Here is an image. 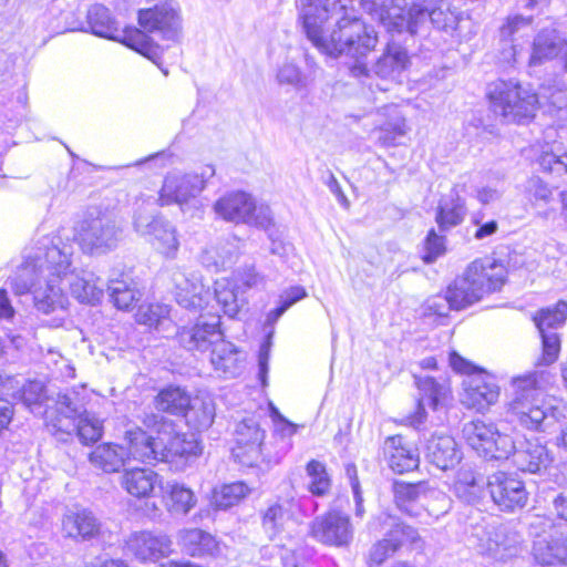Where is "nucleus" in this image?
Returning a JSON list of instances; mask_svg holds the SVG:
<instances>
[{
	"label": "nucleus",
	"mask_w": 567,
	"mask_h": 567,
	"mask_svg": "<svg viewBox=\"0 0 567 567\" xmlns=\"http://www.w3.org/2000/svg\"><path fill=\"white\" fill-rule=\"evenodd\" d=\"M74 255V240L61 233L37 239L11 278L14 293H32L34 307L45 315L65 309L66 287L81 303H99L105 282L94 272L79 268Z\"/></svg>",
	"instance_id": "nucleus-1"
},
{
	"label": "nucleus",
	"mask_w": 567,
	"mask_h": 567,
	"mask_svg": "<svg viewBox=\"0 0 567 567\" xmlns=\"http://www.w3.org/2000/svg\"><path fill=\"white\" fill-rule=\"evenodd\" d=\"M299 19L308 40L321 53L355 59L351 73L368 76L360 62L378 42L377 32L358 17L354 0H298Z\"/></svg>",
	"instance_id": "nucleus-2"
},
{
	"label": "nucleus",
	"mask_w": 567,
	"mask_h": 567,
	"mask_svg": "<svg viewBox=\"0 0 567 567\" xmlns=\"http://www.w3.org/2000/svg\"><path fill=\"white\" fill-rule=\"evenodd\" d=\"M142 422L147 429L155 430L158 435L153 437L141 427L126 430V439L135 461L181 463L184 466L190 458L197 457L202 453L203 447L194 433L172 434V424L167 423L164 416L144 413Z\"/></svg>",
	"instance_id": "nucleus-3"
},
{
	"label": "nucleus",
	"mask_w": 567,
	"mask_h": 567,
	"mask_svg": "<svg viewBox=\"0 0 567 567\" xmlns=\"http://www.w3.org/2000/svg\"><path fill=\"white\" fill-rule=\"evenodd\" d=\"M543 373L533 371L512 378L506 403L508 423L524 430L545 432L566 417V405L556 396H540Z\"/></svg>",
	"instance_id": "nucleus-4"
},
{
	"label": "nucleus",
	"mask_w": 567,
	"mask_h": 567,
	"mask_svg": "<svg viewBox=\"0 0 567 567\" xmlns=\"http://www.w3.org/2000/svg\"><path fill=\"white\" fill-rule=\"evenodd\" d=\"M175 287V298L179 306L190 310H205L214 299L223 312L234 318L247 303L246 296L240 293L233 280L221 278L214 284V293L193 274H186L181 268L172 272Z\"/></svg>",
	"instance_id": "nucleus-5"
},
{
	"label": "nucleus",
	"mask_w": 567,
	"mask_h": 567,
	"mask_svg": "<svg viewBox=\"0 0 567 567\" xmlns=\"http://www.w3.org/2000/svg\"><path fill=\"white\" fill-rule=\"evenodd\" d=\"M487 97L492 111L507 123H523L534 117L537 106L546 107L548 113L563 111L529 86L515 81L498 80L487 87Z\"/></svg>",
	"instance_id": "nucleus-6"
},
{
	"label": "nucleus",
	"mask_w": 567,
	"mask_h": 567,
	"mask_svg": "<svg viewBox=\"0 0 567 567\" xmlns=\"http://www.w3.org/2000/svg\"><path fill=\"white\" fill-rule=\"evenodd\" d=\"M506 270L495 260H475L464 275L447 287L446 296L454 310L464 309L484 295L498 291L505 282Z\"/></svg>",
	"instance_id": "nucleus-7"
},
{
	"label": "nucleus",
	"mask_w": 567,
	"mask_h": 567,
	"mask_svg": "<svg viewBox=\"0 0 567 567\" xmlns=\"http://www.w3.org/2000/svg\"><path fill=\"white\" fill-rule=\"evenodd\" d=\"M317 509L318 503L311 496L297 497L289 484L261 512V527L270 540L282 542L292 536L300 517L310 516Z\"/></svg>",
	"instance_id": "nucleus-8"
},
{
	"label": "nucleus",
	"mask_w": 567,
	"mask_h": 567,
	"mask_svg": "<svg viewBox=\"0 0 567 567\" xmlns=\"http://www.w3.org/2000/svg\"><path fill=\"white\" fill-rule=\"evenodd\" d=\"M276 430L280 434L281 447L275 456H270L264 452L262 441L265 432L259 427L258 422L254 417L244 419L235 429V445L231 450L234 458L244 466H257L260 461L270 464L278 463L290 449L289 439L296 433V426L284 420Z\"/></svg>",
	"instance_id": "nucleus-9"
},
{
	"label": "nucleus",
	"mask_w": 567,
	"mask_h": 567,
	"mask_svg": "<svg viewBox=\"0 0 567 567\" xmlns=\"http://www.w3.org/2000/svg\"><path fill=\"white\" fill-rule=\"evenodd\" d=\"M86 29L92 34L121 42L127 48L156 62L158 47L138 28L127 27L121 30L120 22L111 10L102 3H94L86 11Z\"/></svg>",
	"instance_id": "nucleus-10"
},
{
	"label": "nucleus",
	"mask_w": 567,
	"mask_h": 567,
	"mask_svg": "<svg viewBox=\"0 0 567 567\" xmlns=\"http://www.w3.org/2000/svg\"><path fill=\"white\" fill-rule=\"evenodd\" d=\"M450 365L457 372L465 375L462 385L461 403L477 412H483L494 405L501 394V388L495 375L461 357L455 351L450 353Z\"/></svg>",
	"instance_id": "nucleus-11"
},
{
	"label": "nucleus",
	"mask_w": 567,
	"mask_h": 567,
	"mask_svg": "<svg viewBox=\"0 0 567 567\" xmlns=\"http://www.w3.org/2000/svg\"><path fill=\"white\" fill-rule=\"evenodd\" d=\"M564 53V70L542 84V96L558 109L567 107V87L560 82L566 70L567 40L555 28H543L535 35L529 65H538Z\"/></svg>",
	"instance_id": "nucleus-12"
},
{
	"label": "nucleus",
	"mask_w": 567,
	"mask_h": 567,
	"mask_svg": "<svg viewBox=\"0 0 567 567\" xmlns=\"http://www.w3.org/2000/svg\"><path fill=\"white\" fill-rule=\"evenodd\" d=\"M368 527L371 533L383 532L384 536L370 549V566H380L401 547L410 545L412 548H421L422 539L415 528L402 523L398 517L386 513L373 517Z\"/></svg>",
	"instance_id": "nucleus-13"
},
{
	"label": "nucleus",
	"mask_w": 567,
	"mask_h": 567,
	"mask_svg": "<svg viewBox=\"0 0 567 567\" xmlns=\"http://www.w3.org/2000/svg\"><path fill=\"white\" fill-rule=\"evenodd\" d=\"M462 434L466 444L486 461L507 460L515 450V440L491 421L475 419L467 422Z\"/></svg>",
	"instance_id": "nucleus-14"
},
{
	"label": "nucleus",
	"mask_w": 567,
	"mask_h": 567,
	"mask_svg": "<svg viewBox=\"0 0 567 567\" xmlns=\"http://www.w3.org/2000/svg\"><path fill=\"white\" fill-rule=\"evenodd\" d=\"M28 94L18 76L9 75L0 86V157L13 144L12 132L25 116Z\"/></svg>",
	"instance_id": "nucleus-15"
},
{
	"label": "nucleus",
	"mask_w": 567,
	"mask_h": 567,
	"mask_svg": "<svg viewBox=\"0 0 567 567\" xmlns=\"http://www.w3.org/2000/svg\"><path fill=\"white\" fill-rule=\"evenodd\" d=\"M365 11L391 34L408 33L412 37L426 23V12L422 10L421 4L414 2L409 6L406 0L374 2V8Z\"/></svg>",
	"instance_id": "nucleus-16"
},
{
	"label": "nucleus",
	"mask_w": 567,
	"mask_h": 567,
	"mask_svg": "<svg viewBox=\"0 0 567 567\" xmlns=\"http://www.w3.org/2000/svg\"><path fill=\"white\" fill-rule=\"evenodd\" d=\"M137 20L138 30L150 40L147 33L172 43H179L183 39L182 8L175 0H164L152 8L138 10Z\"/></svg>",
	"instance_id": "nucleus-17"
},
{
	"label": "nucleus",
	"mask_w": 567,
	"mask_h": 567,
	"mask_svg": "<svg viewBox=\"0 0 567 567\" xmlns=\"http://www.w3.org/2000/svg\"><path fill=\"white\" fill-rule=\"evenodd\" d=\"M134 229L146 237L155 249L167 258H175L179 240L176 228L156 214L153 203H143L134 214Z\"/></svg>",
	"instance_id": "nucleus-18"
},
{
	"label": "nucleus",
	"mask_w": 567,
	"mask_h": 567,
	"mask_svg": "<svg viewBox=\"0 0 567 567\" xmlns=\"http://www.w3.org/2000/svg\"><path fill=\"white\" fill-rule=\"evenodd\" d=\"M215 213L224 220L267 228L272 223L269 206L257 205L254 197L243 190L229 192L214 204Z\"/></svg>",
	"instance_id": "nucleus-19"
},
{
	"label": "nucleus",
	"mask_w": 567,
	"mask_h": 567,
	"mask_svg": "<svg viewBox=\"0 0 567 567\" xmlns=\"http://www.w3.org/2000/svg\"><path fill=\"white\" fill-rule=\"evenodd\" d=\"M529 526L534 559L540 565H567V535L547 517L537 516Z\"/></svg>",
	"instance_id": "nucleus-20"
},
{
	"label": "nucleus",
	"mask_w": 567,
	"mask_h": 567,
	"mask_svg": "<svg viewBox=\"0 0 567 567\" xmlns=\"http://www.w3.org/2000/svg\"><path fill=\"white\" fill-rule=\"evenodd\" d=\"M76 237L82 250L90 255H101L114 249L118 241L115 223L104 214L89 213L78 229Z\"/></svg>",
	"instance_id": "nucleus-21"
},
{
	"label": "nucleus",
	"mask_w": 567,
	"mask_h": 567,
	"mask_svg": "<svg viewBox=\"0 0 567 567\" xmlns=\"http://www.w3.org/2000/svg\"><path fill=\"white\" fill-rule=\"evenodd\" d=\"M567 318V302L558 301L554 307H546L537 311L533 321L542 338V354L537 365H550L558 359L560 351V337L556 332Z\"/></svg>",
	"instance_id": "nucleus-22"
},
{
	"label": "nucleus",
	"mask_w": 567,
	"mask_h": 567,
	"mask_svg": "<svg viewBox=\"0 0 567 567\" xmlns=\"http://www.w3.org/2000/svg\"><path fill=\"white\" fill-rule=\"evenodd\" d=\"M208 317L200 315L194 324L185 326L178 329L176 340L181 347L187 351L206 352L221 341L224 337L220 330V316L210 315Z\"/></svg>",
	"instance_id": "nucleus-23"
},
{
	"label": "nucleus",
	"mask_w": 567,
	"mask_h": 567,
	"mask_svg": "<svg viewBox=\"0 0 567 567\" xmlns=\"http://www.w3.org/2000/svg\"><path fill=\"white\" fill-rule=\"evenodd\" d=\"M486 487L502 512H516L526 506L528 492L522 480L511 473L496 472L488 476Z\"/></svg>",
	"instance_id": "nucleus-24"
},
{
	"label": "nucleus",
	"mask_w": 567,
	"mask_h": 567,
	"mask_svg": "<svg viewBox=\"0 0 567 567\" xmlns=\"http://www.w3.org/2000/svg\"><path fill=\"white\" fill-rule=\"evenodd\" d=\"M478 537V550L496 561H507L520 551L522 537L507 525L492 526Z\"/></svg>",
	"instance_id": "nucleus-25"
},
{
	"label": "nucleus",
	"mask_w": 567,
	"mask_h": 567,
	"mask_svg": "<svg viewBox=\"0 0 567 567\" xmlns=\"http://www.w3.org/2000/svg\"><path fill=\"white\" fill-rule=\"evenodd\" d=\"M414 383L419 391V399L415 412L409 416V423L420 430L426 420L425 406L437 410L444 405L450 396V385L445 379L437 381L430 375L416 374H414Z\"/></svg>",
	"instance_id": "nucleus-26"
},
{
	"label": "nucleus",
	"mask_w": 567,
	"mask_h": 567,
	"mask_svg": "<svg viewBox=\"0 0 567 567\" xmlns=\"http://www.w3.org/2000/svg\"><path fill=\"white\" fill-rule=\"evenodd\" d=\"M311 535L324 545L343 547L351 543L353 527L348 515L332 509L315 518Z\"/></svg>",
	"instance_id": "nucleus-27"
},
{
	"label": "nucleus",
	"mask_w": 567,
	"mask_h": 567,
	"mask_svg": "<svg viewBox=\"0 0 567 567\" xmlns=\"http://www.w3.org/2000/svg\"><path fill=\"white\" fill-rule=\"evenodd\" d=\"M172 545L169 536L162 532L141 530L127 537L125 549L140 561L155 563L171 555Z\"/></svg>",
	"instance_id": "nucleus-28"
},
{
	"label": "nucleus",
	"mask_w": 567,
	"mask_h": 567,
	"mask_svg": "<svg viewBox=\"0 0 567 567\" xmlns=\"http://www.w3.org/2000/svg\"><path fill=\"white\" fill-rule=\"evenodd\" d=\"M202 190V179L196 175L168 174L163 182L158 200L162 206L176 204L183 209L184 205L195 200Z\"/></svg>",
	"instance_id": "nucleus-29"
},
{
	"label": "nucleus",
	"mask_w": 567,
	"mask_h": 567,
	"mask_svg": "<svg viewBox=\"0 0 567 567\" xmlns=\"http://www.w3.org/2000/svg\"><path fill=\"white\" fill-rule=\"evenodd\" d=\"M515 441V450L512 452V463L520 472L530 474L545 473L553 462L547 447L537 441Z\"/></svg>",
	"instance_id": "nucleus-30"
},
{
	"label": "nucleus",
	"mask_w": 567,
	"mask_h": 567,
	"mask_svg": "<svg viewBox=\"0 0 567 567\" xmlns=\"http://www.w3.org/2000/svg\"><path fill=\"white\" fill-rule=\"evenodd\" d=\"M426 460L442 471L457 465L462 460V451L451 435L435 432L426 440L424 446Z\"/></svg>",
	"instance_id": "nucleus-31"
},
{
	"label": "nucleus",
	"mask_w": 567,
	"mask_h": 567,
	"mask_svg": "<svg viewBox=\"0 0 567 567\" xmlns=\"http://www.w3.org/2000/svg\"><path fill=\"white\" fill-rule=\"evenodd\" d=\"M429 486V482H395L394 499L398 507L412 517L423 518Z\"/></svg>",
	"instance_id": "nucleus-32"
},
{
	"label": "nucleus",
	"mask_w": 567,
	"mask_h": 567,
	"mask_svg": "<svg viewBox=\"0 0 567 567\" xmlns=\"http://www.w3.org/2000/svg\"><path fill=\"white\" fill-rule=\"evenodd\" d=\"M409 63L410 58L406 49L391 40L382 55L374 63L373 72L383 80L395 81L406 70Z\"/></svg>",
	"instance_id": "nucleus-33"
},
{
	"label": "nucleus",
	"mask_w": 567,
	"mask_h": 567,
	"mask_svg": "<svg viewBox=\"0 0 567 567\" xmlns=\"http://www.w3.org/2000/svg\"><path fill=\"white\" fill-rule=\"evenodd\" d=\"M245 359V353L231 342L226 341L224 337L210 351L212 365L225 378L239 375L244 369Z\"/></svg>",
	"instance_id": "nucleus-34"
},
{
	"label": "nucleus",
	"mask_w": 567,
	"mask_h": 567,
	"mask_svg": "<svg viewBox=\"0 0 567 567\" xmlns=\"http://www.w3.org/2000/svg\"><path fill=\"white\" fill-rule=\"evenodd\" d=\"M384 454L390 468L399 474L417 468L420 463L417 450L406 445L401 435L390 436L385 440Z\"/></svg>",
	"instance_id": "nucleus-35"
},
{
	"label": "nucleus",
	"mask_w": 567,
	"mask_h": 567,
	"mask_svg": "<svg viewBox=\"0 0 567 567\" xmlns=\"http://www.w3.org/2000/svg\"><path fill=\"white\" fill-rule=\"evenodd\" d=\"M126 446L113 443L97 445L89 456L91 464L105 473H114L124 466L127 460H135L131 454L130 442L124 436Z\"/></svg>",
	"instance_id": "nucleus-36"
},
{
	"label": "nucleus",
	"mask_w": 567,
	"mask_h": 567,
	"mask_svg": "<svg viewBox=\"0 0 567 567\" xmlns=\"http://www.w3.org/2000/svg\"><path fill=\"white\" fill-rule=\"evenodd\" d=\"M62 532L76 540H91L100 534L101 524L90 511H69L62 518Z\"/></svg>",
	"instance_id": "nucleus-37"
},
{
	"label": "nucleus",
	"mask_w": 567,
	"mask_h": 567,
	"mask_svg": "<svg viewBox=\"0 0 567 567\" xmlns=\"http://www.w3.org/2000/svg\"><path fill=\"white\" fill-rule=\"evenodd\" d=\"M238 257V240L231 238L207 246L200 254V262L205 268L217 272L230 268Z\"/></svg>",
	"instance_id": "nucleus-38"
},
{
	"label": "nucleus",
	"mask_w": 567,
	"mask_h": 567,
	"mask_svg": "<svg viewBox=\"0 0 567 567\" xmlns=\"http://www.w3.org/2000/svg\"><path fill=\"white\" fill-rule=\"evenodd\" d=\"M163 501L172 516H186L197 504L192 488L177 481H168L161 486Z\"/></svg>",
	"instance_id": "nucleus-39"
},
{
	"label": "nucleus",
	"mask_w": 567,
	"mask_h": 567,
	"mask_svg": "<svg viewBox=\"0 0 567 567\" xmlns=\"http://www.w3.org/2000/svg\"><path fill=\"white\" fill-rule=\"evenodd\" d=\"M441 1L423 0L421 7L426 12V21L430 19L436 29L451 33L457 32V35H461L464 28L463 24L471 23L468 17H465L462 11L451 10L450 8L446 10L441 7L436 8L435 6Z\"/></svg>",
	"instance_id": "nucleus-40"
},
{
	"label": "nucleus",
	"mask_w": 567,
	"mask_h": 567,
	"mask_svg": "<svg viewBox=\"0 0 567 567\" xmlns=\"http://www.w3.org/2000/svg\"><path fill=\"white\" fill-rule=\"evenodd\" d=\"M182 549L192 557L216 556L219 543L209 533L199 528L183 529L178 534Z\"/></svg>",
	"instance_id": "nucleus-41"
},
{
	"label": "nucleus",
	"mask_w": 567,
	"mask_h": 567,
	"mask_svg": "<svg viewBox=\"0 0 567 567\" xmlns=\"http://www.w3.org/2000/svg\"><path fill=\"white\" fill-rule=\"evenodd\" d=\"M384 120L378 124V142L382 146H394L406 133L405 120L396 105H386L379 112Z\"/></svg>",
	"instance_id": "nucleus-42"
},
{
	"label": "nucleus",
	"mask_w": 567,
	"mask_h": 567,
	"mask_svg": "<svg viewBox=\"0 0 567 567\" xmlns=\"http://www.w3.org/2000/svg\"><path fill=\"white\" fill-rule=\"evenodd\" d=\"M159 483V475L147 467L124 470L121 477L122 487L136 498L150 497Z\"/></svg>",
	"instance_id": "nucleus-43"
},
{
	"label": "nucleus",
	"mask_w": 567,
	"mask_h": 567,
	"mask_svg": "<svg viewBox=\"0 0 567 567\" xmlns=\"http://www.w3.org/2000/svg\"><path fill=\"white\" fill-rule=\"evenodd\" d=\"M465 215V200L453 188L449 195L441 198L436 209L435 221L441 231H447L458 226L464 220Z\"/></svg>",
	"instance_id": "nucleus-44"
},
{
	"label": "nucleus",
	"mask_w": 567,
	"mask_h": 567,
	"mask_svg": "<svg viewBox=\"0 0 567 567\" xmlns=\"http://www.w3.org/2000/svg\"><path fill=\"white\" fill-rule=\"evenodd\" d=\"M485 485L482 475L476 474L471 466L463 465L456 473L453 492L462 502L473 504L482 497Z\"/></svg>",
	"instance_id": "nucleus-45"
},
{
	"label": "nucleus",
	"mask_w": 567,
	"mask_h": 567,
	"mask_svg": "<svg viewBox=\"0 0 567 567\" xmlns=\"http://www.w3.org/2000/svg\"><path fill=\"white\" fill-rule=\"evenodd\" d=\"M216 409L210 398L196 396L190 399V405H188L185 412L186 424L196 432L208 430L215 419Z\"/></svg>",
	"instance_id": "nucleus-46"
},
{
	"label": "nucleus",
	"mask_w": 567,
	"mask_h": 567,
	"mask_svg": "<svg viewBox=\"0 0 567 567\" xmlns=\"http://www.w3.org/2000/svg\"><path fill=\"white\" fill-rule=\"evenodd\" d=\"M534 152L535 163L540 171L556 176H563L567 173V153L563 151L560 144H545Z\"/></svg>",
	"instance_id": "nucleus-47"
},
{
	"label": "nucleus",
	"mask_w": 567,
	"mask_h": 567,
	"mask_svg": "<svg viewBox=\"0 0 567 567\" xmlns=\"http://www.w3.org/2000/svg\"><path fill=\"white\" fill-rule=\"evenodd\" d=\"M56 431L70 434L76 432L80 441L84 444L94 443L101 439L103 426L101 421L92 413L82 415L78 421L64 425H56Z\"/></svg>",
	"instance_id": "nucleus-48"
},
{
	"label": "nucleus",
	"mask_w": 567,
	"mask_h": 567,
	"mask_svg": "<svg viewBox=\"0 0 567 567\" xmlns=\"http://www.w3.org/2000/svg\"><path fill=\"white\" fill-rule=\"evenodd\" d=\"M154 404L158 411L184 416L190 405V396L179 386H167L159 391Z\"/></svg>",
	"instance_id": "nucleus-49"
},
{
	"label": "nucleus",
	"mask_w": 567,
	"mask_h": 567,
	"mask_svg": "<svg viewBox=\"0 0 567 567\" xmlns=\"http://www.w3.org/2000/svg\"><path fill=\"white\" fill-rule=\"evenodd\" d=\"M107 290L114 306L121 310H128L143 296L134 281L125 279H111Z\"/></svg>",
	"instance_id": "nucleus-50"
},
{
	"label": "nucleus",
	"mask_w": 567,
	"mask_h": 567,
	"mask_svg": "<svg viewBox=\"0 0 567 567\" xmlns=\"http://www.w3.org/2000/svg\"><path fill=\"white\" fill-rule=\"evenodd\" d=\"M56 408L61 417H58L56 422L52 424L55 429L56 425L62 424L65 426L69 424V421L75 422L82 415L89 413L84 408L83 400L80 398L79 393L74 391L60 393L58 395Z\"/></svg>",
	"instance_id": "nucleus-51"
},
{
	"label": "nucleus",
	"mask_w": 567,
	"mask_h": 567,
	"mask_svg": "<svg viewBox=\"0 0 567 567\" xmlns=\"http://www.w3.org/2000/svg\"><path fill=\"white\" fill-rule=\"evenodd\" d=\"M231 280L244 296L250 290H262L267 284L266 276L258 271L252 264L237 268L233 272Z\"/></svg>",
	"instance_id": "nucleus-52"
},
{
	"label": "nucleus",
	"mask_w": 567,
	"mask_h": 567,
	"mask_svg": "<svg viewBox=\"0 0 567 567\" xmlns=\"http://www.w3.org/2000/svg\"><path fill=\"white\" fill-rule=\"evenodd\" d=\"M306 473L309 478L307 484L308 491L312 496L321 497L329 493L331 478L323 463L311 460L306 466Z\"/></svg>",
	"instance_id": "nucleus-53"
},
{
	"label": "nucleus",
	"mask_w": 567,
	"mask_h": 567,
	"mask_svg": "<svg viewBox=\"0 0 567 567\" xmlns=\"http://www.w3.org/2000/svg\"><path fill=\"white\" fill-rule=\"evenodd\" d=\"M249 491L244 482L227 484L220 491L214 493L213 502L217 508L227 509L245 498Z\"/></svg>",
	"instance_id": "nucleus-54"
},
{
	"label": "nucleus",
	"mask_w": 567,
	"mask_h": 567,
	"mask_svg": "<svg viewBox=\"0 0 567 567\" xmlns=\"http://www.w3.org/2000/svg\"><path fill=\"white\" fill-rule=\"evenodd\" d=\"M306 296L307 292L301 286H295L285 290L280 295L279 305L267 313L266 324L274 326L291 306L303 299Z\"/></svg>",
	"instance_id": "nucleus-55"
},
{
	"label": "nucleus",
	"mask_w": 567,
	"mask_h": 567,
	"mask_svg": "<svg viewBox=\"0 0 567 567\" xmlns=\"http://www.w3.org/2000/svg\"><path fill=\"white\" fill-rule=\"evenodd\" d=\"M532 30V18H524L522 16L509 17L506 23L501 28V38L503 40H511L512 50L516 54V43L519 38Z\"/></svg>",
	"instance_id": "nucleus-56"
},
{
	"label": "nucleus",
	"mask_w": 567,
	"mask_h": 567,
	"mask_svg": "<svg viewBox=\"0 0 567 567\" xmlns=\"http://www.w3.org/2000/svg\"><path fill=\"white\" fill-rule=\"evenodd\" d=\"M451 498L441 489L430 485L424 506V516L439 518L451 509Z\"/></svg>",
	"instance_id": "nucleus-57"
},
{
	"label": "nucleus",
	"mask_w": 567,
	"mask_h": 567,
	"mask_svg": "<svg viewBox=\"0 0 567 567\" xmlns=\"http://www.w3.org/2000/svg\"><path fill=\"white\" fill-rule=\"evenodd\" d=\"M169 315V308L162 303H147L140 306L136 320L150 328H157Z\"/></svg>",
	"instance_id": "nucleus-58"
},
{
	"label": "nucleus",
	"mask_w": 567,
	"mask_h": 567,
	"mask_svg": "<svg viewBox=\"0 0 567 567\" xmlns=\"http://www.w3.org/2000/svg\"><path fill=\"white\" fill-rule=\"evenodd\" d=\"M424 249H425V254L423 256V260L426 264L433 262L441 255L444 254L445 238L443 236H439L434 229H431L427 233V236L424 240Z\"/></svg>",
	"instance_id": "nucleus-59"
},
{
	"label": "nucleus",
	"mask_w": 567,
	"mask_h": 567,
	"mask_svg": "<svg viewBox=\"0 0 567 567\" xmlns=\"http://www.w3.org/2000/svg\"><path fill=\"white\" fill-rule=\"evenodd\" d=\"M277 80L280 84H289L295 87H303L307 84L300 69L291 62H286L279 68Z\"/></svg>",
	"instance_id": "nucleus-60"
},
{
	"label": "nucleus",
	"mask_w": 567,
	"mask_h": 567,
	"mask_svg": "<svg viewBox=\"0 0 567 567\" xmlns=\"http://www.w3.org/2000/svg\"><path fill=\"white\" fill-rule=\"evenodd\" d=\"M423 313L426 317L436 316L444 318L453 309L447 296H434L429 298L423 306Z\"/></svg>",
	"instance_id": "nucleus-61"
},
{
	"label": "nucleus",
	"mask_w": 567,
	"mask_h": 567,
	"mask_svg": "<svg viewBox=\"0 0 567 567\" xmlns=\"http://www.w3.org/2000/svg\"><path fill=\"white\" fill-rule=\"evenodd\" d=\"M18 395L28 406L39 404L44 395V386L41 382L32 381L24 384Z\"/></svg>",
	"instance_id": "nucleus-62"
},
{
	"label": "nucleus",
	"mask_w": 567,
	"mask_h": 567,
	"mask_svg": "<svg viewBox=\"0 0 567 567\" xmlns=\"http://www.w3.org/2000/svg\"><path fill=\"white\" fill-rule=\"evenodd\" d=\"M271 333H268L267 338L260 344L258 351V379L262 386L267 385V375L269 370V357L271 347Z\"/></svg>",
	"instance_id": "nucleus-63"
},
{
	"label": "nucleus",
	"mask_w": 567,
	"mask_h": 567,
	"mask_svg": "<svg viewBox=\"0 0 567 567\" xmlns=\"http://www.w3.org/2000/svg\"><path fill=\"white\" fill-rule=\"evenodd\" d=\"M528 193L536 199L548 203L551 198V188L539 177H532L527 185Z\"/></svg>",
	"instance_id": "nucleus-64"
}]
</instances>
